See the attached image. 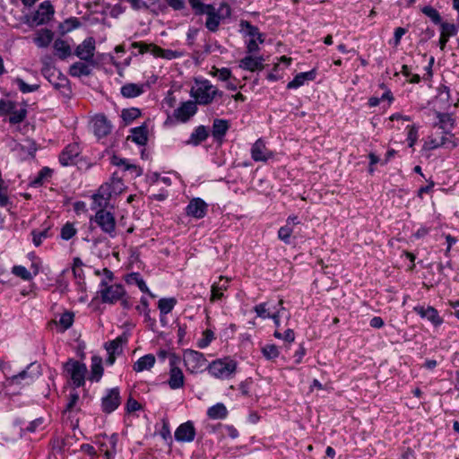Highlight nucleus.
<instances>
[{
  "instance_id": "33",
  "label": "nucleus",
  "mask_w": 459,
  "mask_h": 459,
  "mask_svg": "<svg viewBox=\"0 0 459 459\" xmlns=\"http://www.w3.org/2000/svg\"><path fill=\"white\" fill-rule=\"evenodd\" d=\"M53 47L56 56H57L60 59H65L72 54L70 45L64 39H56Z\"/></svg>"
},
{
  "instance_id": "5",
  "label": "nucleus",
  "mask_w": 459,
  "mask_h": 459,
  "mask_svg": "<svg viewBox=\"0 0 459 459\" xmlns=\"http://www.w3.org/2000/svg\"><path fill=\"white\" fill-rule=\"evenodd\" d=\"M209 373L216 378H229L237 369V362L230 358L213 360L207 368Z\"/></svg>"
},
{
  "instance_id": "37",
  "label": "nucleus",
  "mask_w": 459,
  "mask_h": 459,
  "mask_svg": "<svg viewBox=\"0 0 459 459\" xmlns=\"http://www.w3.org/2000/svg\"><path fill=\"white\" fill-rule=\"evenodd\" d=\"M207 415L212 420H222L228 416V410L223 403H218L208 409Z\"/></svg>"
},
{
  "instance_id": "60",
  "label": "nucleus",
  "mask_w": 459,
  "mask_h": 459,
  "mask_svg": "<svg viewBox=\"0 0 459 459\" xmlns=\"http://www.w3.org/2000/svg\"><path fill=\"white\" fill-rule=\"evenodd\" d=\"M259 41L257 39H249L247 41V51L248 54H254L259 50Z\"/></svg>"
},
{
  "instance_id": "39",
  "label": "nucleus",
  "mask_w": 459,
  "mask_h": 459,
  "mask_svg": "<svg viewBox=\"0 0 459 459\" xmlns=\"http://www.w3.org/2000/svg\"><path fill=\"white\" fill-rule=\"evenodd\" d=\"M283 300L280 299L278 302L279 308H273V311L272 313V316L270 318H272L274 322V325L277 328L280 327V317L284 316L286 319L290 318V313L285 309V307L282 306Z\"/></svg>"
},
{
  "instance_id": "44",
  "label": "nucleus",
  "mask_w": 459,
  "mask_h": 459,
  "mask_svg": "<svg viewBox=\"0 0 459 459\" xmlns=\"http://www.w3.org/2000/svg\"><path fill=\"white\" fill-rule=\"evenodd\" d=\"M422 13L427 15L434 23L440 24L442 22L439 13L432 6H424L421 9Z\"/></svg>"
},
{
  "instance_id": "51",
  "label": "nucleus",
  "mask_w": 459,
  "mask_h": 459,
  "mask_svg": "<svg viewBox=\"0 0 459 459\" xmlns=\"http://www.w3.org/2000/svg\"><path fill=\"white\" fill-rule=\"evenodd\" d=\"M293 232L292 226L285 225L281 227L278 230V238L282 240L284 243H290V238Z\"/></svg>"
},
{
  "instance_id": "32",
  "label": "nucleus",
  "mask_w": 459,
  "mask_h": 459,
  "mask_svg": "<svg viewBox=\"0 0 459 459\" xmlns=\"http://www.w3.org/2000/svg\"><path fill=\"white\" fill-rule=\"evenodd\" d=\"M156 359L152 354H147L140 359L134 364L133 368L135 372H142L143 370H150L155 364Z\"/></svg>"
},
{
  "instance_id": "31",
  "label": "nucleus",
  "mask_w": 459,
  "mask_h": 459,
  "mask_svg": "<svg viewBox=\"0 0 459 459\" xmlns=\"http://www.w3.org/2000/svg\"><path fill=\"white\" fill-rule=\"evenodd\" d=\"M127 140H131L138 145H145L148 141L147 127L141 126L131 129V134L127 137Z\"/></svg>"
},
{
  "instance_id": "55",
  "label": "nucleus",
  "mask_w": 459,
  "mask_h": 459,
  "mask_svg": "<svg viewBox=\"0 0 459 459\" xmlns=\"http://www.w3.org/2000/svg\"><path fill=\"white\" fill-rule=\"evenodd\" d=\"M408 134H407V141L409 147H413L414 143L418 139V128L412 125L408 126Z\"/></svg>"
},
{
  "instance_id": "43",
  "label": "nucleus",
  "mask_w": 459,
  "mask_h": 459,
  "mask_svg": "<svg viewBox=\"0 0 459 459\" xmlns=\"http://www.w3.org/2000/svg\"><path fill=\"white\" fill-rule=\"evenodd\" d=\"M51 169L48 168H43L37 175V177L31 181V186H39L45 180L51 177Z\"/></svg>"
},
{
  "instance_id": "3",
  "label": "nucleus",
  "mask_w": 459,
  "mask_h": 459,
  "mask_svg": "<svg viewBox=\"0 0 459 459\" xmlns=\"http://www.w3.org/2000/svg\"><path fill=\"white\" fill-rule=\"evenodd\" d=\"M200 13L201 14L207 15L205 22V27L207 30L215 32L219 29L221 20L231 15V8L226 3L221 4L219 10H216L213 5L210 4L205 10L201 11Z\"/></svg>"
},
{
  "instance_id": "4",
  "label": "nucleus",
  "mask_w": 459,
  "mask_h": 459,
  "mask_svg": "<svg viewBox=\"0 0 459 459\" xmlns=\"http://www.w3.org/2000/svg\"><path fill=\"white\" fill-rule=\"evenodd\" d=\"M131 48L138 49L139 54L152 53L156 57L172 60L182 56V53L171 49H163L160 47L143 41L133 42Z\"/></svg>"
},
{
  "instance_id": "41",
  "label": "nucleus",
  "mask_w": 459,
  "mask_h": 459,
  "mask_svg": "<svg viewBox=\"0 0 459 459\" xmlns=\"http://www.w3.org/2000/svg\"><path fill=\"white\" fill-rule=\"evenodd\" d=\"M141 110L137 108H125L122 110L121 117L126 124L132 123L134 119L141 116Z\"/></svg>"
},
{
  "instance_id": "19",
  "label": "nucleus",
  "mask_w": 459,
  "mask_h": 459,
  "mask_svg": "<svg viewBox=\"0 0 459 459\" xmlns=\"http://www.w3.org/2000/svg\"><path fill=\"white\" fill-rule=\"evenodd\" d=\"M186 212L195 219L204 218L207 212V204L201 198H193L186 206Z\"/></svg>"
},
{
  "instance_id": "62",
  "label": "nucleus",
  "mask_w": 459,
  "mask_h": 459,
  "mask_svg": "<svg viewBox=\"0 0 459 459\" xmlns=\"http://www.w3.org/2000/svg\"><path fill=\"white\" fill-rule=\"evenodd\" d=\"M214 75L218 76L221 81H227L231 76V72L228 68L216 69Z\"/></svg>"
},
{
  "instance_id": "47",
  "label": "nucleus",
  "mask_w": 459,
  "mask_h": 459,
  "mask_svg": "<svg viewBox=\"0 0 459 459\" xmlns=\"http://www.w3.org/2000/svg\"><path fill=\"white\" fill-rule=\"evenodd\" d=\"M15 84L22 93H28L37 91L39 86L38 84L30 85L26 83L22 79L16 78L14 80Z\"/></svg>"
},
{
  "instance_id": "45",
  "label": "nucleus",
  "mask_w": 459,
  "mask_h": 459,
  "mask_svg": "<svg viewBox=\"0 0 459 459\" xmlns=\"http://www.w3.org/2000/svg\"><path fill=\"white\" fill-rule=\"evenodd\" d=\"M77 230L70 222H66L61 229V238L64 240H69L75 236Z\"/></svg>"
},
{
  "instance_id": "23",
  "label": "nucleus",
  "mask_w": 459,
  "mask_h": 459,
  "mask_svg": "<svg viewBox=\"0 0 459 459\" xmlns=\"http://www.w3.org/2000/svg\"><path fill=\"white\" fill-rule=\"evenodd\" d=\"M230 279L224 276H220L219 281L212 283L211 287V298L210 300L214 302L216 300L221 299L224 296V291H226L229 288V283Z\"/></svg>"
},
{
  "instance_id": "35",
  "label": "nucleus",
  "mask_w": 459,
  "mask_h": 459,
  "mask_svg": "<svg viewBox=\"0 0 459 459\" xmlns=\"http://www.w3.org/2000/svg\"><path fill=\"white\" fill-rule=\"evenodd\" d=\"M126 281L128 284H135L138 286L141 291L148 293L151 297H154V295L150 291L149 288L147 287L145 281L141 277L140 273H132L126 275Z\"/></svg>"
},
{
  "instance_id": "54",
  "label": "nucleus",
  "mask_w": 459,
  "mask_h": 459,
  "mask_svg": "<svg viewBox=\"0 0 459 459\" xmlns=\"http://www.w3.org/2000/svg\"><path fill=\"white\" fill-rule=\"evenodd\" d=\"M441 32L443 35L446 37H453L456 34L457 29L455 24L448 22H441L440 23Z\"/></svg>"
},
{
  "instance_id": "58",
  "label": "nucleus",
  "mask_w": 459,
  "mask_h": 459,
  "mask_svg": "<svg viewBox=\"0 0 459 459\" xmlns=\"http://www.w3.org/2000/svg\"><path fill=\"white\" fill-rule=\"evenodd\" d=\"M79 399H80L79 394L76 391H72L68 396V403L66 405V410L73 411L76 407V405L79 402Z\"/></svg>"
},
{
  "instance_id": "11",
  "label": "nucleus",
  "mask_w": 459,
  "mask_h": 459,
  "mask_svg": "<svg viewBox=\"0 0 459 459\" xmlns=\"http://www.w3.org/2000/svg\"><path fill=\"white\" fill-rule=\"evenodd\" d=\"M121 404V396L118 387L107 390L101 399V409L105 413H111Z\"/></svg>"
},
{
  "instance_id": "9",
  "label": "nucleus",
  "mask_w": 459,
  "mask_h": 459,
  "mask_svg": "<svg viewBox=\"0 0 459 459\" xmlns=\"http://www.w3.org/2000/svg\"><path fill=\"white\" fill-rule=\"evenodd\" d=\"M94 221L98 224L103 232L107 233L112 238L115 237L116 219L112 212L105 209H100L95 214Z\"/></svg>"
},
{
  "instance_id": "28",
  "label": "nucleus",
  "mask_w": 459,
  "mask_h": 459,
  "mask_svg": "<svg viewBox=\"0 0 459 459\" xmlns=\"http://www.w3.org/2000/svg\"><path fill=\"white\" fill-rule=\"evenodd\" d=\"M240 31L250 39H257L259 43L263 44L264 41V35L259 31L258 28L252 25L247 21H240Z\"/></svg>"
},
{
  "instance_id": "61",
  "label": "nucleus",
  "mask_w": 459,
  "mask_h": 459,
  "mask_svg": "<svg viewBox=\"0 0 459 459\" xmlns=\"http://www.w3.org/2000/svg\"><path fill=\"white\" fill-rule=\"evenodd\" d=\"M167 4L175 11H181L186 8L185 0H165Z\"/></svg>"
},
{
  "instance_id": "42",
  "label": "nucleus",
  "mask_w": 459,
  "mask_h": 459,
  "mask_svg": "<svg viewBox=\"0 0 459 459\" xmlns=\"http://www.w3.org/2000/svg\"><path fill=\"white\" fill-rule=\"evenodd\" d=\"M9 114H11L9 122L14 125L22 122L26 118L27 110L25 108L16 109L15 108Z\"/></svg>"
},
{
  "instance_id": "64",
  "label": "nucleus",
  "mask_w": 459,
  "mask_h": 459,
  "mask_svg": "<svg viewBox=\"0 0 459 459\" xmlns=\"http://www.w3.org/2000/svg\"><path fill=\"white\" fill-rule=\"evenodd\" d=\"M141 404L134 399L129 398L126 403V410L128 412H133L140 410Z\"/></svg>"
},
{
  "instance_id": "29",
  "label": "nucleus",
  "mask_w": 459,
  "mask_h": 459,
  "mask_svg": "<svg viewBox=\"0 0 459 459\" xmlns=\"http://www.w3.org/2000/svg\"><path fill=\"white\" fill-rule=\"evenodd\" d=\"M316 71L311 70L309 72L298 74L292 81L287 84L288 89H297L305 84L307 81H313L316 78Z\"/></svg>"
},
{
  "instance_id": "18",
  "label": "nucleus",
  "mask_w": 459,
  "mask_h": 459,
  "mask_svg": "<svg viewBox=\"0 0 459 459\" xmlns=\"http://www.w3.org/2000/svg\"><path fill=\"white\" fill-rule=\"evenodd\" d=\"M197 111L195 102L188 100L174 110V117L180 122L188 121Z\"/></svg>"
},
{
  "instance_id": "49",
  "label": "nucleus",
  "mask_w": 459,
  "mask_h": 459,
  "mask_svg": "<svg viewBox=\"0 0 459 459\" xmlns=\"http://www.w3.org/2000/svg\"><path fill=\"white\" fill-rule=\"evenodd\" d=\"M254 311L257 316L261 318H270L273 312H270V307H267V303H260L254 307Z\"/></svg>"
},
{
  "instance_id": "7",
  "label": "nucleus",
  "mask_w": 459,
  "mask_h": 459,
  "mask_svg": "<svg viewBox=\"0 0 459 459\" xmlns=\"http://www.w3.org/2000/svg\"><path fill=\"white\" fill-rule=\"evenodd\" d=\"M207 359L204 355L194 350H186L184 352V363L186 370L191 374L202 372L205 368Z\"/></svg>"
},
{
  "instance_id": "40",
  "label": "nucleus",
  "mask_w": 459,
  "mask_h": 459,
  "mask_svg": "<svg viewBox=\"0 0 459 459\" xmlns=\"http://www.w3.org/2000/svg\"><path fill=\"white\" fill-rule=\"evenodd\" d=\"M176 304L177 299L175 298H163L159 300L158 307L160 311V314L167 315L172 311Z\"/></svg>"
},
{
  "instance_id": "30",
  "label": "nucleus",
  "mask_w": 459,
  "mask_h": 459,
  "mask_svg": "<svg viewBox=\"0 0 459 459\" xmlns=\"http://www.w3.org/2000/svg\"><path fill=\"white\" fill-rule=\"evenodd\" d=\"M54 14V7L48 1L41 3L37 11L35 20H39L38 23H43L48 21Z\"/></svg>"
},
{
  "instance_id": "50",
  "label": "nucleus",
  "mask_w": 459,
  "mask_h": 459,
  "mask_svg": "<svg viewBox=\"0 0 459 459\" xmlns=\"http://www.w3.org/2000/svg\"><path fill=\"white\" fill-rule=\"evenodd\" d=\"M13 273L25 281H30L32 278L31 273L22 265H15L12 269Z\"/></svg>"
},
{
  "instance_id": "56",
  "label": "nucleus",
  "mask_w": 459,
  "mask_h": 459,
  "mask_svg": "<svg viewBox=\"0 0 459 459\" xmlns=\"http://www.w3.org/2000/svg\"><path fill=\"white\" fill-rule=\"evenodd\" d=\"M188 3L196 15H201L200 12L205 10L210 5L204 4L201 0H188Z\"/></svg>"
},
{
  "instance_id": "12",
  "label": "nucleus",
  "mask_w": 459,
  "mask_h": 459,
  "mask_svg": "<svg viewBox=\"0 0 459 459\" xmlns=\"http://www.w3.org/2000/svg\"><path fill=\"white\" fill-rule=\"evenodd\" d=\"M94 38H86L75 49V56L81 60L88 63H93V56L96 48Z\"/></svg>"
},
{
  "instance_id": "20",
  "label": "nucleus",
  "mask_w": 459,
  "mask_h": 459,
  "mask_svg": "<svg viewBox=\"0 0 459 459\" xmlns=\"http://www.w3.org/2000/svg\"><path fill=\"white\" fill-rule=\"evenodd\" d=\"M80 152L81 149L77 143H69L60 153L59 161L63 166L72 165Z\"/></svg>"
},
{
  "instance_id": "57",
  "label": "nucleus",
  "mask_w": 459,
  "mask_h": 459,
  "mask_svg": "<svg viewBox=\"0 0 459 459\" xmlns=\"http://www.w3.org/2000/svg\"><path fill=\"white\" fill-rule=\"evenodd\" d=\"M387 100L388 101H391L392 100V96H391V92L390 91H385L382 94L381 98H378V97H371L369 100H368V105L370 107H377L381 100Z\"/></svg>"
},
{
  "instance_id": "1",
  "label": "nucleus",
  "mask_w": 459,
  "mask_h": 459,
  "mask_svg": "<svg viewBox=\"0 0 459 459\" xmlns=\"http://www.w3.org/2000/svg\"><path fill=\"white\" fill-rule=\"evenodd\" d=\"M125 189V185L119 177L114 173L109 182L102 185L98 193L93 195L94 203L98 206H106L113 195H120Z\"/></svg>"
},
{
  "instance_id": "10",
  "label": "nucleus",
  "mask_w": 459,
  "mask_h": 459,
  "mask_svg": "<svg viewBox=\"0 0 459 459\" xmlns=\"http://www.w3.org/2000/svg\"><path fill=\"white\" fill-rule=\"evenodd\" d=\"M40 366L37 363H30L26 369L21 371L19 374L13 376L10 378L12 384L15 385H29L32 383L40 375Z\"/></svg>"
},
{
  "instance_id": "25",
  "label": "nucleus",
  "mask_w": 459,
  "mask_h": 459,
  "mask_svg": "<svg viewBox=\"0 0 459 459\" xmlns=\"http://www.w3.org/2000/svg\"><path fill=\"white\" fill-rule=\"evenodd\" d=\"M414 310L423 318H427L434 325L437 326L443 323V319L439 316L438 312L433 307H415Z\"/></svg>"
},
{
  "instance_id": "59",
  "label": "nucleus",
  "mask_w": 459,
  "mask_h": 459,
  "mask_svg": "<svg viewBox=\"0 0 459 459\" xmlns=\"http://www.w3.org/2000/svg\"><path fill=\"white\" fill-rule=\"evenodd\" d=\"M204 338L199 340V342H198L199 348L207 347L210 344V342L212 341V339L214 338V334L211 330H206L204 333Z\"/></svg>"
},
{
  "instance_id": "17",
  "label": "nucleus",
  "mask_w": 459,
  "mask_h": 459,
  "mask_svg": "<svg viewBox=\"0 0 459 459\" xmlns=\"http://www.w3.org/2000/svg\"><path fill=\"white\" fill-rule=\"evenodd\" d=\"M195 437V429L192 421L180 424L175 431V438L178 442H192Z\"/></svg>"
},
{
  "instance_id": "13",
  "label": "nucleus",
  "mask_w": 459,
  "mask_h": 459,
  "mask_svg": "<svg viewBox=\"0 0 459 459\" xmlns=\"http://www.w3.org/2000/svg\"><path fill=\"white\" fill-rule=\"evenodd\" d=\"M178 358L173 356L169 359L170 370L168 384L171 389H178L184 386L185 377L183 371L177 366Z\"/></svg>"
},
{
  "instance_id": "24",
  "label": "nucleus",
  "mask_w": 459,
  "mask_h": 459,
  "mask_svg": "<svg viewBox=\"0 0 459 459\" xmlns=\"http://www.w3.org/2000/svg\"><path fill=\"white\" fill-rule=\"evenodd\" d=\"M229 129L230 122L228 120L216 118L212 123V135L217 143H221Z\"/></svg>"
},
{
  "instance_id": "15",
  "label": "nucleus",
  "mask_w": 459,
  "mask_h": 459,
  "mask_svg": "<svg viewBox=\"0 0 459 459\" xmlns=\"http://www.w3.org/2000/svg\"><path fill=\"white\" fill-rule=\"evenodd\" d=\"M126 339L123 336H118L116 339L105 343V349L108 352V359H106L107 364L113 365L116 360V356L120 355L123 351V343L126 342Z\"/></svg>"
},
{
  "instance_id": "48",
  "label": "nucleus",
  "mask_w": 459,
  "mask_h": 459,
  "mask_svg": "<svg viewBox=\"0 0 459 459\" xmlns=\"http://www.w3.org/2000/svg\"><path fill=\"white\" fill-rule=\"evenodd\" d=\"M32 241L36 247H39L44 239L48 237V229L43 230H32Z\"/></svg>"
},
{
  "instance_id": "46",
  "label": "nucleus",
  "mask_w": 459,
  "mask_h": 459,
  "mask_svg": "<svg viewBox=\"0 0 459 459\" xmlns=\"http://www.w3.org/2000/svg\"><path fill=\"white\" fill-rule=\"evenodd\" d=\"M262 352L267 359H273L279 356V350L274 344H267L262 348Z\"/></svg>"
},
{
  "instance_id": "8",
  "label": "nucleus",
  "mask_w": 459,
  "mask_h": 459,
  "mask_svg": "<svg viewBox=\"0 0 459 459\" xmlns=\"http://www.w3.org/2000/svg\"><path fill=\"white\" fill-rule=\"evenodd\" d=\"M100 293L105 303H115L126 296V290L121 284H108L105 281H101Z\"/></svg>"
},
{
  "instance_id": "26",
  "label": "nucleus",
  "mask_w": 459,
  "mask_h": 459,
  "mask_svg": "<svg viewBox=\"0 0 459 459\" xmlns=\"http://www.w3.org/2000/svg\"><path fill=\"white\" fill-rule=\"evenodd\" d=\"M146 83H126L121 87L120 92L125 98H135L145 91Z\"/></svg>"
},
{
  "instance_id": "63",
  "label": "nucleus",
  "mask_w": 459,
  "mask_h": 459,
  "mask_svg": "<svg viewBox=\"0 0 459 459\" xmlns=\"http://www.w3.org/2000/svg\"><path fill=\"white\" fill-rule=\"evenodd\" d=\"M44 420L43 418H38L34 420H32L30 425L27 427V430L30 432H35L39 429L42 428Z\"/></svg>"
},
{
  "instance_id": "52",
  "label": "nucleus",
  "mask_w": 459,
  "mask_h": 459,
  "mask_svg": "<svg viewBox=\"0 0 459 459\" xmlns=\"http://www.w3.org/2000/svg\"><path fill=\"white\" fill-rule=\"evenodd\" d=\"M74 322V314L70 312H65L61 315L58 324L63 326V330H66L70 328Z\"/></svg>"
},
{
  "instance_id": "27",
  "label": "nucleus",
  "mask_w": 459,
  "mask_h": 459,
  "mask_svg": "<svg viewBox=\"0 0 459 459\" xmlns=\"http://www.w3.org/2000/svg\"><path fill=\"white\" fill-rule=\"evenodd\" d=\"M209 136V130L204 126H197L191 134L189 139L186 142L187 145L197 146L204 142Z\"/></svg>"
},
{
  "instance_id": "6",
  "label": "nucleus",
  "mask_w": 459,
  "mask_h": 459,
  "mask_svg": "<svg viewBox=\"0 0 459 459\" xmlns=\"http://www.w3.org/2000/svg\"><path fill=\"white\" fill-rule=\"evenodd\" d=\"M64 370L67 377H69L75 387L84 385L85 374L87 368L84 364L78 360L70 359L64 365Z\"/></svg>"
},
{
  "instance_id": "14",
  "label": "nucleus",
  "mask_w": 459,
  "mask_h": 459,
  "mask_svg": "<svg viewBox=\"0 0 459 459\" xmlns=\"http://www.w3.org/2000/svg\"><path fill=\"white\" fill-rule=\"evenodd\" d=\"M251 157L255 161H267L273 157V152L270 151L263 139H258L252 145Z\"/></svg>"
},
{
  "instance_id": "21",
  "label": "nucleus",
  "mask_w": 459,
  "mask_h": 459,
  "mask_svg": "<svg viewBox=\"0 0 459 459\" xmlns=\"http://www.w3.org/2000/svg\"><path fill=\"white\" fill-rule=\"evenodd\" d=\"M94 134L98 137H104L111 132L112 125L104 115H97L92 119Z\"/></svg>"
},
{
  "instance_id": "38",
  "label": "nucleus",
  "mask_w": 459,
  "mask_h": 459,
  "mask_svg": "<svg viewBox=\"0 0 459 459\" xmlns=\"http://www.w3.org/2000/svg\"><path fill=\"white\" fill-rule=\"evenodd\" d=\"M91 74L90 66L82 62H75L70 66V74L74 77H81Z\"/></svg>"
},
{
  "instance_id": "22",
  "label": "nucleus",
  "mask_w": 459,
  "mask_h": 459,
  "mask_svg": "<svg viewBox=\"0 0 459 459\" xmlns=\"http://www.w3.org/2000/svg\"><path fill=\"white\" fill-rule=\"evenodd\" d=\"M264 61L265 59L263 56H254L250 54L239 61V67L250 72L261 71L264 69Z\"/></svg>"
},
{
  "instance_id": "34",
  "label": "nucleus",
  "mask_w": 459,
  "mask_h": 459,
  "mask_svg": "<svg viewBox=\"0 0 459 459\" xmlns=\"http://www.w3.org/2000/svg\"><path fill=\"white\" fill-rule=\"evenodd\" d=\"M103 375L102 359L100 356L91 358V381H99Z\"/></svg>"
},
{
  "instance_id": "2",
  "label": "nucleus",
  "mask_w": 459,
  "mask_h": 459,
  "mask_svg": "<svg viewBox=\"0 0 459 459\" xmlns=\"http://www.w3.org/2000/svg\"><path fill=\"white\" fill-rule=\"evenodd\" d=\"M219 91L208 80L195 81V85L191 90V95L200 105H208L213 101L215 97L222 96Z\"/></svg>"
},
{
  "instance_id": "16",
  "label": "nucleus",
  "mask_w": 459,
  "mask_h": 459,
  "mask_svg": "<svg viewBox=\"0 0 459 459\" xmlns=\"http://www.w3.org/2000/svg\"><path fill=\"white\" fill-rule=\"evenodd\" d=\"M441 146H445L447 148H455L457 146V142L455 141L453 135H448L447 134L442 135L438 139L430 136L425 142L423 149L433 150Z\"/></svg>"
},
{
  "instance_id": "36",
  "label": "nucleus",
  "mask_w": 459,
  "mask_h": 459,
  "mask_svg": "<svg viewBox=\"0 0 459 459\" xmlns=\"http://www.w3.org/2000/svg\"><path fill=\"white\" fill-rule=\"evenodd\" d=\"M53 39V32L50 30L45 29L39 30L34 38V43L39 48L48 47Z\"/></svg>"
},
{
  "instance_id": "53",
  "label": "nucleus",
  "mask_w": 459,
  "mask_h": 459,
  "mask_svg": "<svg viewBox=\"0 0 459 459\" xmlns=\"http://www.w3.org/2000/svg\"><path fill=\"white\" fill-rule=\"evenodd\" d=\"M16 108V103L11 100H0V116L9 114Z\"/></svg>"
}]
</instances>
